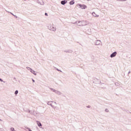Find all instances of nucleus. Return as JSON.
<instances>
[{
	"mask_svg": "<svg viewBox=\"0 0 131 131\" xmlns=\"http://www.w3.org/2000/svg\"><path fill=\"white\" fill-rule=\"evenodd\" d=\"M48 29L51 31H56V27L52 26V25H49L48 26Z\"/></svg>",
	"mask_w": 131,
	"mask_h": 131,
	"instance_id": "1",
	"label": "nucleus"
},
{
	"mask_svg": "<svg viewBox=\"0 0 131 131\" xmlns=\"http://www.w3.org/2000/svg\"><path fill=\"white\" fill-rule=\"evenodd\" d=\"M78 6L79 7V8H80L81 9L85 10V9H86L87 7L85 5H81V4H78Z\"/></svg>",
	"mask_w": 131,
	"mask_h": 131,
	"instance_id": "2",
	"label": "nucleus"
},
{
	"mask_svg": "<svg viewBox=\"0 0 131 131\" xmlns=\"http://www.w3.org/2000/svg\"><path fill=\"white\" fill-rule=\"evenodd\" d=\"M75 24H77L78 26H83L82 21H76Z\"/></svg>",
	"mask_w": 131,
	"mask_h": 131,
	"instance_id": "3",
	"label": "nucleus"
},
{
	"mask_svg": "<svg viewBox=\"0 0 131 131\" xmlns=\"http://www.w3.org/2000/svg\"><path fill=\"white\" fill-rule=\"evenodd\" d=\"M116 55H117V52L116 51H115L111 54L110 57L111 58H114V57H116Z\"/></svg>",
	"mask_w": 131,
	"mask_h": 131,
	"instance_id": "4",
	"label": "nucleus"
},
{
	"mask_svg": "<svg viewBox=\"0 0 131 131\" xmlns=\"http://www.w3.org/2000/svg\"><path fill=\"white\" fill-rule=\"evenodd\" d=\"M95 46H99V45H101V40H97L94 42Z\"/></svg>",
	"mask_w": 131,
	"mask_h": 131,
	"instance_id": "5",
	"label": "nucleus"
},
{
	"mask_svg": "<svg viewBox=\"0 0 131 131\" xmlns=\"http://www.w3.org/2000/svg\"><path fill=\"white\" fill-rule=\"evenodd\" d=\"M37 3L38 4H40V5H41V6H43V5H45V2H43V1L41 0V2L39 0H37Z\"/></svg>",
	"mask_w": 131,
	"mask_h": 131,
	"instance_id": "6",
	"label": "nucleus"
},
{
	"mask_svg": "<svg viewBox=\"0 0 131 131\" xmlns=\"http://www.w3.org/2000/svg\"><path fill=\"white\" fill-rule=\"evenodd\" d=\"M64 53H70V54H72L73 53V51L71 50H66L64 51Z\"/></svg>",
	"mask_w": 131,
	"mask_h": 131,
	"instance_id": "7",
	"label": "nucleus"
},
{
	"mask_svg": "<svg viewBox=\"0 0 131 131\" xmlns=\"http://www.w3.org/2000/svg\"><path fill=\"white\" fill-rule=\"evenodd\" d=\"M60 4H61V5H64L66 4H67V1H66V0L62 1H61Z\"/></svg>",
	"mask_w": 131,
	"mask_h": 131,
	"instance_id": "8",
	"label": "nucleus"
},
{
	"mask_svg": "<svg viewBox=\"0 0 131 131\" xmlns=\"http://www.w3.org/2000/svg\"><path fill=\"white\" fill-rule=\"evenodd\" d=\"M26 111V112H28V113H30V114L33 115V111H30L29 110H27Z\"/></svg>",
	"mask_w": 131,
	"mask_h": 131,
	"instance_id": "9",
	"label": "nucleus"
},
{
	"mask_svg": "<svg viewBox=\"0 0 131 131\" xmlns=\"http://www.w3.org/2000/svg\"><path fill=\"white\" fill-rule=\"evenodd\" d=\"M57 95H62V93L58 90H55V92Z\"/></svg>",
	"mask_w": 131,
	"mask_h": 131,
	"instance_id": "10",
	"label": "nucleus"
},
{
	"mask_svg": "<svg viewBox=\"0 0 131 131\" xmlns=\"http://www.w3.org/2000/svg\"><path fill=\"white\" fill-rule=\"evenodd\" d=\"M30 72L34 74V75H36V73H35V71H34L32 69H30Z\"/></svg>",
	"mask_w": 131,
	"mask_h": 131,
	"instance_id": "11",
	"label": "nucleus"
},
{
	"mask_svg": "<svg viewBox=\"0 0 131 131\" xmlns=\"http://www.w3.org/2000/svg\"><path fill=\"white\" fill-rule=\"evenodd\" d=\"M70 5H74L75 4V2H74V0H72L69 3Z\"/></svg>",
	"mask_w": 131,
	"mask_h": 131,
	"instance_id": "12",
	"label": "nucleus"
},
{
	"mask_svg": "<svg viewBox=\"0 0 131 131\" xmlns=\"http://www.w3.org/2000/svg\"><path fill=\"white\" fill-rule=\"evenodd\" d=\"M92 15L94 17H99V15H97L95 12L92 13Z\"/></svg>",
	"mask_w": 131,
	"mask_h": 131,
	"instance_id": "13",
	"label": "nucleus"
},
{
	"mask_svg": "<svg viewBox=\"0 0 131 131\" xmlns=\"http://www.w3.org/2000/svg\"><path fill=\"white\" fill-rule=\"evenodd\" d=\"M37 123L39 127L42 126L41 123H40V122L37 121Z\"/></svg>",
	"mask_w": 131,
	"mask_h": 131,
	"instance_id": "14",
	"label": "nucleus"
},
{
	"mask_svg": "<svg viewBox=\"0 0 131 131\" xmlns=\"http://www.w3.org/2000/svg\"><path fill=\"white\" fill-rule=\"evenodd\" d=\"M33 115H34V116H37V113L33 111Z\"/></svg>",
	"mask_w": 131,
	"mask_h": 131,
	"instance_id": "15",
	"label": "nucleus"
},
{
	"mask_svg": "<svg viewBox=\"0 0 131 131\" xmlns=\"http://www.w3.org/2000/svg\"><path fill=\"white\" fill-rule=\"evenodd\" d=\"M52 102H53V101H48L47 104L48 105H50V106H52V105L51 103H52Z\"/></svg>",
	"mask_w": 131,
	"mask_h": 131,
	"instance_id": "16",
	"label": "nucleus"
},
{
	"mask_svg": "<svg viewBox=\"0 0 131 131\" xmlns=\"http://www.w3.org/2000/svg\"><path fill=\"white\" fill-rule=\"evenodd\" d=\"M50 90L52 91V92H54V93H55V92L56 91V90H55V89H54L53 88H50Z\"/></svg>",
	"mask_w": 131,
	"mask_h": 131,
	"instance_id": "17",
	"label": "nucleus"
},
{
	"mask_svg": "<svg viewBox=\"0 0 131 131\" xmlns=\"http://www.w3.org/2000/svg\"><path fill=\"white\" fill-rule=\"evenodd\" d=\"M10 130H11V131H15V128H14V127L10 128Z\"/></svg>",
	"mask_w": 131,
	"mask_h": 131,
	"instance_id": "18",
	"label": "nucleus"
},
{
	"mask_svg": "<svg viewBox=\"0 0 131 131\" xmlns=\"http://www.w3.org/2000/svg\"><path fill=\"white\" fill-rule=\"evenodd\" d=\"M18 90H16V91H15L14 94H15V95H18Z\"/></svg>",
	"mask_w": 131,
	"mask_h": 131,
	"instance_id": "19",
	"label": "nucleus"
},
{
	"mask_svg": "<svg viewBox=\"0 0 131 131\" xmlns=\"http://www.w3.org/2000/svg\"><path fill=\"white\" fill-rule=\"evenodd\" d=\"M118 2H126V0H117Z\"/></svg>",
	"mask_w": 131,
	"mask_h": 131,
	"instance_id": "20",
	"label": "nucleus"
},
{
	"mask_svg": "<svg viewBox=\"0 0 131 131\" xmlns=\"http://www.w3.org/2000/svg\"><path fill=\"white\" fill-rule=\"evenodd\" d=\"M26 68L28 70H30V69H31V68H30V67H27Z\"/></svg>",
	"mask_w": 131,
	"mask_h": 131,
	"instance_id": "21",
	"label": "nucleus"
},
{
	"mask_svg": "<svg viewBox=\"0 0 131 131\" xmlns=\"http://www.w3.org/2000/svg\"><path fill=\"white\" fill-rule=\"evenodd\" d=\"M105 111L106 112H107V113L109 112V110H108V108H106V109L105 110Z\"/></svg>",
	"mask_w": 131,
	"mask_h": 131,
	"instance_id": "22",
	"label": "nucleus"
},
{
	"mask_svg": "<svg viewBox=\"0 0 131 131\" xmlns=\"http://www.w3.org/2000/svg\"><path fill=\"white\" fill-rule=\"evenodd\" d=\"M10 14H11V15H12L13 16H14V17H16V18H17V16L14 15V14L12 13V12H10Z\"/></svg>",
	"mask_w": 131,
	"mask_h": 131,
	"instance_id": "23",
	"label": "nucleus"
},
{
	"mask_svg": "<svg viewBox=\"0 0 131 131\" xmlns=\"http://www.w3.org/2000/svg\"><path fill=\"white\" fill-rule=\"evenodd\" d=\"M54 109L56 108V106H53V105L51 106Z\"/></svg>",
	"mask_w": 131,
	"mask_h": 131,
	"instance_id": "24",
	"label": "nucleus"
},
{
	"mask_svg": "<svg viewBox=\"0 0 131 131\" xmlns=\"http://www.w3.org/2000/svg\"><path fill=\"white\" fill-rule=\"evenodd\" d=\"M27 129H28L29 131H32V130H31V129L28 127H27Z\"/></svg>",
	"mask_w": 131,
	"mask_h": 131,
	"instance_id": "25",
	"label": "nucleus"
},
{
	"mask_svg": "<svg viewBox=\"0 0 131 131\" xmlns=\"http://www.w3.org/2000/svg\"><path fill=\"white\" fill-rule=\"evenodd\" d=\"M0 81H1V82H3V81H4V80H3V79L2 78H0Z\"/></svg>",
	"mask_w": 131,
	"mask_h": 131,
	"instance_id": "26",
	"label": "nucleus"
},
{
	"mask_svg": "<svg viewBox=\"0 0 131 131\" xmlns=\"http://www.w3.org/2000/svg\"><path fill=\"white\" fill-rule=\"evenodd\" d=\"M32 80L33 82H35V80H34L33 79H32Z\"/></svg>",
	"mask_w": 131,
	"mask_h": 131,
	"instance_id": "27",
	"label": "nucleus"
},
{
	"mask_svg": "<svg viewBox=\"0 0 131 131\" xmlns=\"http://www.w3.org/2000/svg\"><path fill=\"white\" fill-rule=\"evenodd\" d=\"M115 85H118V83L116 82L115 83Z\"/></svg>",
	"mask_w": 131,
	"mask_h": 131,
	"instance_id": "28",
	"label": "nucleus"
},
{
	"mask_svg": "<svg viewBox=\"0 0 131 131\" xmlns=\"http://www.w3.org/2000/svg\"><path fill=\"white\" fill-rule=\"evenodd\" d=\"M57 71H60V72H62V71H61L60 70H59V69H57Z\"/></svg>",
	"mask_w": 131,
	"mask_h": 131,
	"instance_id": "29",
	"label": "nucleus"
},
{
	"mask_svg": "<svg viewBox=\"0 0 131 131\" xmlns=\"http://www.w3.org/2000/svg\"><path fill=\"white\" fill-rule=\"evenodd\" d=\"M45 16H48V13H45Z\"/></svg>",
	"mask_w": 131,
	"mask_h": 131,
	"instance_id": "30",
	"label": "nucleus"
},
{
	"mask_svg": "<svg viewBox=\"0 0 131 131\" xmlns=\"http://www.w3.org/2000/svg\"><path fill=\"white\" fill-rule=\"evenodd\" d=\"M86 107H87V108H90L91 106L90 105H88Z\"/></svg>",
	"mask_w": 131,
	"mask_h": 131,
	"instance_id": "31",
	"label": "nucleus"
},
{
	"mask_svg": "<svg viewBox=\"0 0 131 131\" xmlns=\"http://www.w3.org/2000/svg\"><path fill=\"white\" fill-rule=\"evenodd\" d=\"M129 73H130V71H129L128 74H129Z\"/></svg>",
	"mask_w": 131,
	"mask_h": 131,
	"instance_id": "32",
	"label": "nucleus"
},
{
	"mask_svg": "<svg viewBox=\"0 0 131 131\" xmlns=\"http://www.w3.org/2000/svg\"><path fill=\"white\" fill-rule=\"evenodd\" d=\"M0 121H3V120L0 119Z\"/></svg>",
	"mask_w": 131,
	"mask_h": 131,
	"instance_id": "33",
	"label": "nucleus"
},
{
	"mask_svg": "<svg viewBox=\"0 0 131 131\" xmlns=\"http://www.w3.org/2000/svg\"><path fill=\"white\" fill-rule=\"evenodd\" d=\"M100 84H102V83L101 82V81H100Z\"/></svg>",
	"mask_w": 131,
	"mask_h": 131,
	"instance_id": "34",
	"label": "nucleus"
},
{
	"mask_svg": "<svg viewBox=\"0 0 131 131\" xmlns=\"http://www.w3.org/2000/svg\"><path fill=\"white\" fill-rule=\"evenodd\" d=\"M54 103H55V104H57V102H55Z\"/></svg>",
	"mask_w": 131,
	"mask_h": 131,
	"instance_id": "35",
	"label": "nucleus"
},
{
	"mask_svg": "<svg viewBox=\"0 0 131 131\" xmlns=\"http://www.w3.org/2000/svg\"><path fill=\"white\" fill-rule=\"evenodd\" d=\"M88 2H89L90 1H91V0H87Z\"/></svg>",
	"mask_w": 131,
	"mask_h": 131,
	"instance_id": "36",
	"label": "nucleus"
},
{
	"mask_svg": "<svg viewBox=\"0 0 131 131\" xmlns=\"http://www.w3.org/2000/svg\"><path fill=\"white\" fill-rule=\"evenodd\" d=\"M14 79H16V78H14Z\"/></svg>",
	"mask_w": 131,
	"mask_h": 131,
	"instance_id": "37",
	"label": "nucleus"
},
{
	"mask_svg": "<svg viewBox=\"0 0 131 131\" xmlns=\"http://www.w3.org/2000/svg\"><path fill=\"white\" fill-rule=\"evenodd\" d=\"M4 82L5 83V82H6L4 81Z\"/></svg>",
	"mask_w": 131,
	"mask_h": 131,
	"instance_id": "38",
	"label": "nucleus"
}]
</instances>
